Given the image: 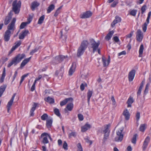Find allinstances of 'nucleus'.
<instances>
[{
    "mask_svg": "<svg viewBox=\"0 0 151 151\" xmlns=\"http://www.w3.org/2000/svg\"><path fill=\"white\" fill-rule=\"evenodd\" d=\"M25 57V55L24 54H19L17 55L12 60L11 62L9 63L8 65V68L11 67L13 64L16 65L17 63H19Z\"/></svg>",
    "mask_w": 151,
    "mask_h": 151,
    "instance_id": "obj_1",
    "label": "nucleus"
},
{
    "mask_svg": "<svg viewBox=\"0 0 151 151\" xmlns=\"http://www.w3.org/2000/svg\"><path fill=\"white\" fill-rule=\"evenodd\" d=\"M88 42L87 40H83L79 47L77 53V56L79 57L82 55L88 45Z\"/></svg>",
    "mask_w": 151,
    "mask_h": 151,
    "instance_id": "obj_2",
    "label": "nucleus"
},
{
    "mask_svg": "<svg viewBox=\"0 0 151 151\" xmlns=\"http://www.w3.org/2000/svg\"><path fill=\"white\" fill-rule=\"evenodd\" d=\"M110 127V124H107L104 126V129L102 131L103 128H100L99 130V132L101 133H103L104 134V137L103 139V142H105L106 140L108 139L109 135V128Z\"/></svg>",
    "mask_w": 151,
    "mask_h": 151,
    "instance_id": "obj_3",
    "label": "nucleus"
},
{
    "mask_svg": "<svg viewBox=\"0 0 151 151\" xmlns=\"http://www.w3.org/2000/svg\"><path fill=\"white\" fill-rule=\"evenodd\" d=\"M21 5V1H19L18 2L17 0L14 1L12 3V10L16 14H18L19 12V9Z\"/></svg>",
    "mask_w": 151,
    "mask_h": 151,
    "instance_id": "obj_4",
    "label": "nucleus"
},
{
    "mask_svg": "<svg viewBox=\"0 0 151 151\" xmlns=\"http://www.w3.org/2000/svg\"><path fill=\"white\" fill-rule=\"evenodd\" d=\"M67 57V56L59 55L55 57L52 61L51 63L54 65H56L62 62L64 59Z\"/></svg>",
    "mask_w": 151,
    "mask_h": 151,
    "instance_id": "obj_5",
    "label": "nucleus"
},
{
    "mask_svg": "<svg viewBox=\"0 0 151 151\" xmlns=\"http://www.w3.org/2000/svg\"><path fill=\"white\" fill-rule=\"evenodd\" d=\"M90 43L91 47L93 49V52L94 53L99 48V46L100 44V42L98 41L97 42H96L94 40L92 39Z\"/></svg>",
    "mask_w": 151,
    "mask_h": 151,
    "instance_id": "obj_6",
    "label": "nucleus"
},
{
    "mask_svg": "<svg viewBox=\"0 0 151 151\" xmlns=\"http://www.w3.org/2000/svg\"><path fill=\"white\" fill-rule=\"evenodd\" d=\"M123 128H121L120 129L116 132L117 136L115 138V141L117 142H121L123 137V134H122V132Z\"/></svg>",
    "mask_w": 151,
    "mask_h": 151,
    "instance_id": "obj_7",
    "label": "nucleus"
},
{
    "mask_svg": "<svg viewBox=\"0 0 151 151\" xmlns=\"http://www.w3.org/2000/svg\"><path fill=\"white\" fill-rule=\"evenodd\" d=\"M16 21V18H14L11 23L8 25L7 29L6 30H8L9 32H11V31H12L13 32L14 31L15 29V23Z\"/></svg>",
    "mask_w": 151,
    "mask_h": 151,
    "instance_id": "obj_8",
    "label": "nucleus"
},
{
    "mask_svg": "<svg viewBox=\"0 0 151 151\" xmlns=\"http://www.w3.org/2000/svg\"><path fill=\"white\" fill-rule=\"evenodd\" d=\"M151 15V12H150L148 14L147 17L146 19V22H145L142 26L143 31L144 32L146 31L147 29V26L149 23V20Z\"/></svg>",
    "mask_w": 151,
    "mask_h": 151,
    "instance_id": "obj_9",
    "label": "nucleus"
},
{
    "mask_svg": "<svg viewBox=\"0 0 151 151\" xmlns=\"http://www.w3.org/2000/svg\"><path fill=\"white\" fill-rule=\"evenodd\" d=\"M143 35L141 30L139 29L137 30L136 32V39L137 41L141 42L143 38Z\"/></svg>",
    "mask_w": 151,
    "mask_h": 151,
    "instance_id": "obj_10",
    "label": "nucleus"
},
{
    "mask_svg": "<svg viewBox=\"0 0 151 151\" xmlns=\"http://www.w3.org/2000/svg\"><path fill=\"white\" fill-rule=\"evenodd\" d=\"M92 14V13L91 11H88L80 15V17L81 19L87 18L91 17Z\"/></svg>",
    "mask_w": 151,
    "mask_h": 151,
    "instance_id": "obj_11",
    "label": "nucleus"
},
{
    "mask_svg": "<svg viewBox=\"0 0 151 151\" xmlns=\"http://www.w3.org/2000/svg\"><path fill=\"white\" fill-rule=\"evenodd\" d=\"M16 93L14 94L13 95V96H12L11 100L8 102V104L7 105L6 108H7V112L8 113L9 112V110L11 108V106L13 104L14 100V98L16 96Z\"/></svg>",
    "mask_w": 151,
    "mask_h": 151,
    "instance_id": "obj_12",
    "label": "nucleus"
},
{
    "mask_svg": "<svg viewBox=\"0 0 151 151\" xmlns=\"http://www.w3.org/2000/svg\"><path fill=\"white\" fill-rule=\"evenodd\" d=\"M11 32H9L8 30H6L4 35V39L5 42H8L11 36Z\"/></svg>",
    "mask_w": 151,
    "mask_h": 151,
    "instance_id": "obj_13",
    "label": "nucleus"
},
{
    "mask_svg": "<svg viewBox=\"0 0 151 151\" xmlns=\"http://www.w3.org/2000/svg\"><path fill=\"white\" fill-rule=\"evenodd\" d=\"M135 70H132L129 72L128 77L129 81H132L133 80L135 75Z\"/></svg>",
    "mask_w": 151,
    "mask_h": 151,
    "instance_id": "obj_14",
    "label": "nucleus"
},
{
    "mask_svg": "<svg viewBox=\"0 0 151 151\" xmlns=\"http://www.w3.org/2000/svg\"><path fill=\"white\" fill-rule=\"evenodd\" d=\"M29 33L28 30H25L23 31L19 35V39H23L27 34Z\"/></svg>",
    "mask_w": 151,
    "mask_h": 151,
    "instance_id": "obj_15",
    "label": "nucleus"
},
{
    "mask_svg": "<svg viewBox=\"0 0 151 151\" xmlns=\"http://www.w3.org/2000/svg\"><path fill=\"white\" fill-rule=\"evenodd\" d=\"M76 65L75 62H73L72 63V66L70 68L69 71V75L71 76L75 71V69L76 68Z\"/></svg>",
    "mask_w": 151,
    "mask_h": 151,
    "instance_id": "obj_16",
    "label": "nucleus"
},
{
    "mask_svg": "<svg viewBox=\"0 0 151 151\" xmlns=\"http://www.w3.org/2000/svg\"><path fill=\"white\" fill-rule=\"evenodd\" d=\"M121 20V19L120 17L117 16H116L115 17V19L111 24V27H114L116 23L120 22Z\"/></svg>",
    "mask_w": 151,
    "mask_h": 151,
    "instance_id": "obj_17",
    "label": "nucleus"
},
{
    "mask_svg": "<svg viewBox=\"0 0 151 151\" xmlns=\"http://www.w3.org/2000/svg\"><path fill=\"white\" fill-rule=\"evenodd\" d=\"M123 114L126 120H128L129 119L130 114L129 111L127 109H126L124 111Z\"/></svg>",
    "mask_w": 151,
    "mask_h": 151,
    "instance_id": "obj_18",
    "label": "nucleus"
},
{
    "mask_svg": "<svg viewBox=\"0 0 151 151\" xmlns=\"http://www.w3.org/2000/svg\"><path fill=\"white\" fill-rule=\"evenodd\" d=\"M32 18H29L28 19V22H22L20 26V29H22L24 28V27L27 25V24H29L32 21Z\"/></svg>",
    "mask_w": 151,
    "mask_h": 151,
    "instance_id": "obj_19",
    "label": "nucleus"
},
{
    "mask_svg": "<svg viewBox=\"0 0 151 151\" xmlns=\"http://www.w3.org/2000/svg\"><path fill=\"white\" fill-rule=\"evenodd\" d=\"M12 13L10 12L8 16H7L4 21V24L5 25L7 24L10 22L12 19Z\"/></svg>",
    "mask_w": 151,
    "mask_h": 151,
    "instance_id": "obj_20",
    "label": "nucleus"
},
{
    "mask_svg": "<svg viewBox=\"0 0 151 151\" xmlns=\"http://www.w3.org/2000/svg\"><path fill=\"white\" fill-rule=\"evenodd\" d=\"M91 127L90 124L88 123H86L84 126L81 127V131L83 132H84Z\"/></svg>",
    "mask_w": 151,
    "mask_h": 151,
    "instance_id": "obj_21",
    "label": "nucleus"
},
{
    "mask_svg": "<svg viewBox=\"0 0 151 151\" xmlns=\"http://www.w3.org/2000/svg\"><path fill=\"white\" fill-rule=\"evenodd\" d=\"M73 100L72 98L71 97L66 98L64 100L60 102V105L61 106H62L66 104L68 101H72Z\"/></svg>",
    "mask_w": 151,
    "mask_h": 151,
    "instance_id": "obj_22",
    "label": "nucleus"
},
{
    "mask_svg": "<svg viewBox=\"0 0 151 151\" xmlns=\"http://www.w3.org/2000/svg\"><path fill=\"white\" fill-rule=\"evenodd\" d=\"M40 5V3L37 1H34L32 3L31 9L32 10H35V8L39 6Z\"/></svg>",
    "mask_w": 151,
    "mask_h": 151,
    "instance_id": "obj_23",
    "label": "nucleus"
},
{
    "mask_svg": "<svg viewBox=\"0 0 151 151\" xmlns=\"http://www.w3.org/2000/svg\"><path fill=\"white\" fill-rule=\"evenodd\" d=\"M73 107V105L72 103H68L67 105L66 108L65 109V111H67V110L69 111H71Z\"/></svg>",
    "mask_w": 151,
    "mask_h": 151,
    "instance_id": "obj_24",
    "label": "nucleus"
},
{
    "mask_svg": "<svg viewBox=\"0 0 151 151\" xmlns=\"http://www.w3.org/2000/svg\"><path fill=\"white\" fill-rule=\"evenodd\" d=\"M31 58V57L24 60L21 64L20 68H23L26 65V64L29 61Z\"/></svg>",
    "mask_w": 151,
    "mask_h": 151,
    "instance_id": "obj_25",
    "label": "nucleus"
},
{
    "mask_svg": "<svg viewBox=\"0 0 151 151\" xmlns=\"http://www.w3.org/2000/svg\"><path fill=\"white\" fill-rule=\"evenodd\" d=\"M114 33V32L113 30L109 32L105 37V39L107 41L111 39Z\"/></svg>",
    "mask_w": 151,
    "mask_h": 151,
    "instance_id": "obj_26",
    "label": "nucleus"
},
{
    "mask_svg": "<svg viewBox=\"0 0 151 151\" xmlns=\"http://www.w3.org/2000/svg\"><path fill=\"white\" fill-rule=\"evenodd\" d=\"M134 100L133 98L130 97L128 99L127 101V104H128L127 107H131V104L134 102Z\"/></svg>",
    "mask_w": 151,
    "mask_h": 151,
    "instance_id": "obj_27",
    "label": "nucleus"
},
{
    "mask_svg": "<svg viewBox=\"0 0 151 151\" xmlns=\"http://www.w3.org/2000/svg\"><path fill=\"white\" fill-rule=\"evenodd\" d=\"M6 87V85L2 86L0 87V97L2 95L3 93L5 91Z\"/></svg>",
    "mask_w": 151,
    "mask_h": 151,
    "instance_id": "obj_28",
    "label": "nucleus"
},
{
    "mask_svg": "<svg viewBox=\"0 0 151 151\" xmlns=\"http://www.w3.org/2000/svg\"><path fill=\"white\" fill-rule=\"evenodd\" d=\"M45 100L46 101L50 104L53 103L54 102V99L49 96H48L46 99H45Z\"/></svg>",
    "mask_w": 151,
    "mask_h": 151,
    "instance_id": "obj_29",
    "label": "nucleus"
},
{
    "mask_svg": "<svg viewBox=\"0 0 151 151\" xmlns=\"http://www.w3.org/2000/svg\"><path fill=\"white\" fill-rule=\"evenodd\" d=\"M93 94V91H90V90H88L87 93V96L88 98V103H89L90 99L91 97L92 94Z\"/></svg>",
    "mask_w": 151,
    "mask_h": 151,
    "instance_id": "obj_30",
    "label": "nucleus"
},
{
    "mask_svg": "<svg viewBox=\"0 0 151 151\" xmlns=\"http://www.w3.org/2000/svg\"><path fill=\"white\" fill-rule=\"evenodd\" d=\"M55 8V6L54 5L52 4L50 5L48 7V9L47 10V12L48 13H49L51 12Z\"/></svg>",
    "mask_w": 151,
    "mask_h": 151,
    "instance_id": "obj_31",
    "label": "nucleus"
},
{
    "mask_svg": "<svg viewBox=\"0 0 151 151\" xmlns=\"http://www.w3.org/2000/svg\"><path fill=\"white\" fill-rule=\"evenodd\" d=\"M52 119H48L47 120L46 125L48 128L50 127L52 123Z\"/></svg>",
    "mask_w": 151,
    "mask_h": 151,
    "instance_id": "obj_32",
    "label": "nucleus"
},
{
    "mask_svg": "<svg viewBox=\"0 0 151 151\" xmlns=\"http://www.w3.org/2000/svg\"><path fill=\"white\" fill-rule=\"evenodd\" d=\"M44 15H43L41 16L39 19L38 21V24H42L44 21Z\"/></svg>",
    "mask_w": 151,
    "mask_h": 151,
    "instance_id": "obj_33",
    "label": "nucleus"
},
{
    "mask_svg": "<svg viewBox=\"0 0 151 151\" xmlns=\"http://www.w3.org/2000/svg\"><path fill=\"white\" fill-rule=\"evenodd\" d=\"M146 124H142L140 125L139 128L140 131L143 132L146 128Z\"/></svg>",
    "mask_w": 151,
    "mask_h": 151,
    "instance_id": "obj_34",
    "label": "nucleus"
},
{
    "mask_svg": "<svg viewBox=\"0 0 151 151\" xmlns=\"http://www.w3.org/2000/svg\"><path fill=\"white\" fill-rule=\"evenodd\" d=\"M137 136V134H135L133 136L132 140V142L134 144H135L136 142V138Z\"/></svg>",
    "mask_w": 151,
    "mask_h": 151,
    "instance_id": "obj_35",
    "label": "nucleus"
},
{
    "mask_svg": "<svg viewBox=\"0 0 151 151\" xmlns=\"http://www.w3.org/2000/svg\"><path fill=\"white\" fill-rule=\"evenodd\" d=\"M144 49L143 45L141 44L140 46L139 50V53L140 55H142V54Z\"/></svg>",
    "mask_w": 151,
    "mask_h": 151,
    "instance_id": "obj_36",
    "label": "nucleus"
},
{
    "mask_svg": "<svg viewBox=\"0 0 151 151\" xmlns=\"http://www.w3.org/2000/svg\"><path fill=\"white\" fill-rule=\"evenodd\" d=\"M102 61L103 63V65L104 67H106L107 66L108 64H106V58L104 57L103 56L102 58Z\"/></svg>",
    "mask_w": 151,
    "mask_h": 151,
    "instance_id": "obj_37",
    "label": "nucleus"
},
{
    "mask_svg": "<svg viewBox=\"0 0 151 151\" xmlns=\"http://www.w3.org/2000/svg\"><path fill=\"white\" fill-rule=\"evenodd\" d=\"M44 137L43 139L42 140V142L45 144H47L48 143L49 141L47 138V136L43 137Z\"/></svg>",
    "mask_w": 151,
    "mask_h": 151,
    "instance_id": "obj_38",
    "label": "nucleus"
},
{
    "mask_svg": "<svg viewBox=\"0 0 151 151\" xmlns=\"http://www.w3.org/2000/svg\"><path fill=\"white\" fill-rule=\"evenodd\" d=\"M44 136L48 137L49 138V139H50V140L51 141H52V138H51L50 135L49 134H48L47 133H44L42 134L41 135V137H44Z\"/></svg>",
    "mask_w": 151,
    "mask_h": 151,
    "instance_id": "obj_39",
    "label": "nucleus"
},
{
    "mask_svg": "<svg viewBox=\"0 0 151 151\" xmlns=\"http://www.w3.org/2000/svg\"><path fill=\"white\" fill-rule=\"evenodd\" d=\"M54 112L55 114L58 116H60L59 110L57 108H55L54 109Z\"/></svg>",
    "mask_w": 151,
    "mask_h": 151,
    "instance_id": "obj_40",
    "label": "nucleus"
},
{
    "mask_svg": "<svg viewBox=\"0 0 151 151\" xmlns=\"http://www.w3.org/2000/svg\"><path fill=\"white\" fill-rule=\"evenodd\" d=\"M137 12V10L135 9H133L130 12V14L133 16H135Z\"/></svg>",
    "mask_w": 151,
    "mask_h": 151,
    "instance_id": "obj_41",
    "label": "nucleus"
},
{
    "mask_svg": "<svg viewBox=\"0 0 151 151\" xmlns=\"http://www.w3.org/2000/svg\"><path fill=\"white\" fill-rule=\"evenodd\" d=\"M48 117V115L46 114H44L41 116V119L43 120H45Z\"/></svg>",
    "mask_w": 151,
    "mask_h": 151,
    "instance_id": "obj_42",
    "label": "nucleus"
},
{
    "mask_svg": "<svg viewBox=\"0 0 151 151\" xmlns=\"http://www.w3.org/2000/svg\"><path fill=\"white\" fill-rule=\"evenodd\" d=\"M147 8V6L146 5H143L141 8V13L143 14L145 12Z\"/></svg>",
    "mask_w": 151,
    "mask_h": 151,
    "instance_id": "obj_43",
    "label": "nucleus"
},
{
    "mask_svg": "<svg viewBox=\"0 0 151 151\" xmlns=\"http://www.w3.org/2000/svg\"><path fill=\"white\" fill-rule=\"evenodd\" d=\"M150 86V83H147L146 86L145 88L144 91V93L146 94L147 93L148 90V88Z\"/></svg>",
    "mask_w": 151,
    "mask_h": 151,
    "instance_id": "obj_44",
    "label": "nucleus"
},
{
    "mask_svg": "<svg viewBox=\"0 0 151 151\" xmlns=\"http://www.w3.org/2000/svg\"><path fill=\"white\" fill-rule=\"evenodd\" d=\"M78 149L77 151H83L82 147L80 143H78L77 145Z\"/></svg>",
    "mask_w": 151,
    "mask_h": 151,
    "instance_id": "obj_45",
    "label": "nucleus"
},
{
    "mask_svg": "<svg viewBox=\"0 0 151 151\" xmlns=\"http://www.w3.org/2000/svg\"><path fill=\"white\" fill-rule=\"evenodd\" d=\"M38 103H34L33 106L31 109V110H32V111H35V110L36 107L38 106Z\"/></svg>",
    "mask_w": 151,
    "mask_h": 151,
    "instance_id": "obj_46",
    "label": "nucleus"
},
{
    "mask_svg": "<svg viewBox=\"0 0 151 151\" xmlns=\"http://www.w3.org/2000/svg\"><path fill=\"white\" fill-rule=\"evenodd\" d=\"M28 75V74H24L22 76L21 79L20 81V84H21L22 83V82L24 81L25 78Z\"/></svg>",
    "mask_w": 151,
    "mask_h": 151,
    "instance_id": "obj_47",
    "label": "nucleus"
},
{
    "mask_svg": "<svg viewBox=\"0 0 151 151\" xmlns=\"http://www.w3.org/2000/svg\"><path fill=\"white\" fill-rule=\"evenodd\" d=\"M118 0H116L111 5V6L112 7H115L117 4L118 3Z\"/></svg>",
    "mask_w": 151,
    "mask_h": 151,
    "instance_id": "obj_48",
    "label": "nucleus"
},
{
    "mask_svg": "<svg viewBox=\"0 0 151 151\" xmlns=\"http://www.w3.org/2000/svg\"><path fill=\"white\" fill-rule=\"evenodd\" d=\"M76 133L75 132H73L70 133L69 134V137H75L76 135Z\"/></svg>",
    "mask_w": 151,
    "mask_h": 151,
    "instance_id": "obj_49",
    "label": "nucleus"
},
{
    "mask_svg": "<svg viewBox=\"0 0 151 151\" xmlns=\"http://www.w3.org/2000/svg\"><path fill=\"white\" fill-rule=\"evenodd\" d=\"M63 147L65 150H67L68 149V145L66 142L65 141H64V142Z\"/></svg>",
    "mask_w": 151,
    "mask_h": 151,
    "instance_id": "obj_50",
    "label": "nucleus"
},
{
    "mask_svg": "<svg viewBox=\"0 0 151 151\" xmlns=\"http://www.w3.org/2000/svg\"><path fill=\"white\" fill-rule=\"evenodd\" d=\"M38 48H36L34 50H32L30 52V54L32 55L34 53L37 52L38 50Z\"/></svg>",
    "mask_w": 151,
    "mask_h": 151,
    "instance_id": "obj_51",
    "label": "nucleus"
},
{
    "mask_svg": "<svg viewBox=\"0 0 151 151\" xmlns=\"http://www.w3.org/2000/svg\"><path fill=\"white\" fill-rule=\"evenodd\" d=\"M150 137L149 136H147L145 138L144 142L148 144L150 142Z\"/></svg>",
    "mask_w": 151,
    "mask_h": 151,
    "instance_id": "obj_52",
    "label": "nucleus"
},
{
    "mask_svg": "<svg viewBox=\"0 0 151 151\" xmlns=\"http://www.w3.org/2000/svg\"><path fill=\"white\" fill-rule=\"evenodd\" d=\"M148 144V143L144 142L142 146V149L143 150H145L146 149V148H147V146Z\"/></svg>",
    "mask_w": 151,
    "mask_h": 151,
    "instance_id": "obj_53",
    "label": "nucleus"
},
{
    "mask_svg": "<svg viewBox=\"0 0 151 151\" xmlns=\"http://www.w3.org/2000/svg\"><path fill=\"white\" fill-rule=\"evenodd\" d=\"M148 144V143L144 142L142 146V149L143 150H145L146 149V148H147V146Z\"/></svg>",
    "mask_w": 151,
    "mask_h": 151,
    "instance_id": "obj_54",
    "label": "nucleus"
},
{
    "mask_svg": "<svg viewBox=\"0 0 151 151\" xmlns=\"http://www.w3.org/2000/svg\"><path fill=\"white\" fill-rule=\"evenodd\" d=\"M142 88V86L139 87L137 93V96H139L140 95Z\"/></svg>",
    "mask_w": 151,
    "mask_h": 151,
    "instance_id": "obj_55",
    "label": "nucleus"
},
{
    "mask_svg": "<svg viewBox=\"0 0 151 151\" xmlns=\"http://www.w3.org/2000/svg\"><path fill=\"white\" fill-rule=\"evenodd\" d=\"M133 34V31H132L129 34L126 35L127 38H131Z\"/></svg>",
    "mask_w": 151,
    "mask_h": 151,
    "instance_id": "obj_56",
    "label": "nucleus"
},
{
    "mask_svg": "<svg viewBox=\"0 0 151 151\" xmlns=\"http://www.w3.org/2000/svg\"><path fill=\"white\" fill-rule=\"evenodd\" d=\"M79 119L81 120L82 121L83 119V115L81 114H79L78 115Z\"/></svg>",
    "mask_w": 151,
    "mask_h": 151,
    "instance_id": "obj_57",
    "label": "nucleus"
},
{
    "mask_svg": "<svg viewBox=\"0 0 151 151\" xmlns=\"http://www.w3.org/2000/svg\"><path fill=\"white\" fill-rule=\"evenodd\" d=\"M136 119L138 121L139 118H140V113L139 112H137V114H136Z\"/></svg>",
    "mask_w": 151,
    "mask_h": 151,
    "instance_id": "obj_58",
    "label": "nucleus"
},
{
    "mask_svg": "<svg viewBox=\"0 0 151 151\" xmlns=\"http://www.w3.org/2000/svg\"><path fill=\"white\" fill-rule=\"evenodd\" d=\"M113 40L116 42H117L119 41V39L117 36H115L113 38Z\"/></svg>",
    "mask_w": 151,
    "mask_h": 151,
    "instance_id": "obj_59",
    "label": "nucleus"
},
{
    "mask_svg": "<svg viewBox=\"0 0 151 151\" xmlns=\"http://www.w3.org/2000/svg\"><path fill=\"white\" fill-rule=\"evenodd\" d=\"M111 100L112 101V104L113 105H115L116 104V101H115V100L114 99V96H112L111 97Z\"/></svg>",
    "mask_w": 151,
    "mask_h": 151,
    "instance_id": "obj_60",
    "label": "nucleus"
},
{
    "mask_svg": "<svg viewBox=\"0 0 151 151\" xmlns=\"http://www.w3.org/2000/svg\"><path fill=\"white\" fill-rule=\"evenodd\" d=\"M126 54V52L125 51H123L118 54V56H120L122 55H125Z\"/></svg>",
    "mask_w": 151,
    "mask_h": 151,
    "instance_id": "obj_61",
    "label": "nucleus"
},
{
    "mask_svg": "<svg viewBox=\"0 0 151 151\" xmlns=\"http://www.w3.org/2000/svg\"><path fill=\"white\" fill-rule=\"evenodd\" d=\"M6 76V70L5 68H4L3 69L2 74L1 76L5 77Z\"/></svg>",
    "mask_w": 151,
    "mask_h": 151,
    "instance_id": "obj_62",
    "label": "nucleus"
},
{
    "mask_svg": "<svg viewBox=\"0 0 151 151\" xmlns=\"http://www.w3.org/2000/svg\"><path fill=\"white\" fill-rule=\"evenodd\" d=\"M60 13V11L59 10H58V9H57L54 15V16L55 17H56L57 16H58V15Z\"/></svg>",
    "mask_w": 151,
    "mask_h": 151,
    "instance_id": "obj_63",
    "label": "nucleus"
},
{
    "mask_svg": "<svg viewBox=\"0 0 151 151\" xmlns=\"http://www.w3.org/2000/svg\"><path fill=\"white\" fill-rule=\"evenodd\" d=\"M81 90L83 91L84 89V85L83 83H82L80 86Z\"/></svg>",
    "mask_w": 151,
    "mask_h": 151,
    "instance_id": "obj_64",
    "label": "nucleus"
}]
</instances>
